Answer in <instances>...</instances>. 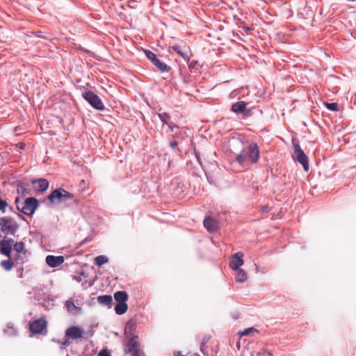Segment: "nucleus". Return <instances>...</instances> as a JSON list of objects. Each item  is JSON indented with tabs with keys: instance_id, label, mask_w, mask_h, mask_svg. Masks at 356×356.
Returning a JSON list of instances; mask_svg holds the SVG:
<instances>
[{
	"instance_id": "obj_1",
	"label": "nucleus",
	"mask_w": 356,
	"mask_h": 356,
	"mask_svg": "<svg viewBox=\"0 0 356 356\" xmlns=\"http://www.w3.org/2000/svg\"><path fill=\"white\" fill-rule=\"evenodd\" d=\"M259 156V146L256 143H252L243 147L241 152L235 157L234 161L241 165H243L245 161H248L251 164H255L258 162Z\"/></svg>"
},
{
	"instance_id": "obj_2",
	"label": "nucleus",
	"mask_w": 356,
	"mask_h": 356,
	"mask_svg": "<svg viewBox=\"0 0 356 356\" xmlns=\"http://www.w3.org/2000/svg\"><path fill=\"white\" fill-rule=\"evenodd\" d=\"M17 209L26 216H33L39 207V202L35 197H27L24 202L19 197L15 199Z\"/></svg>"
},
{
	"instance_id": "obj_3",
	"label": "nucleus",
	"mask_w": 356,
	"mask_h": 356,
	"mask_svg": "<svg viewBox=\"0 0 356 356\" xmlns=\"http://www.w3.org/2000/svg\"><path fill=\"white\" fill-rule=\"evenodd\" d=\"M82 97L95 109L104 111L105 106L100 97L93 91L85 90L82 92Z\"/></svg>"
},
{
	"instance_id": "obj_4",
	"label": "nucleus",
	"mask_w": 356,
	"mask_h": 356,
	"mask_svg": "<svg viewBox=\"0 0 356 356\" xmlns=\"http://www.w3.org/2000/svg\"><path fill=\"white\" fill-rule=\"evenodd\" d=\"M74 197L73 194L62 188L54 190L49 195L48 200L51 204H58L71 200Z\"/></svg>"
},
{
	"instance_id": "obj_5",
	"label": "nucleus",
	"mask_w": 356,
	"mask_h": 356,
	"mask_svg": "<svg viewBox=\"0 0 356 356\" xmlns=\"http://www.w3.org/2000/svg\"><path fill=\"white\" fill-rule=\"evenodd\" d=\"M248 103L238 101L232 105L231 111L236 115H241L243 118H248L253 115L254 107H248Z\"/></svg>"
},
{
	"instance_id": "obj_6",
	"label": "nucleus",
	"mask_w": 356,
	"mask_h": 356,
	"mask_svg": "<svg viewBox=\"0 0 356 356\" xmlns=\"http://www.w3.org/2000/svg\"><path fill=\"white\" fill-rule=\"evenodd\" d=\"M124 352L126 355L130 354L131 356H144L143 352L140 349L138 336H134L129 339L124 347Z\"/></svg>"
},
{
	"instance_id": "obj_7",
	"label": "nucleus",
	"mask_w": 356,
	"mask_h": 356,
	"mask_svg": "<svg viewBox=\"0 0 356 356\" xmlns=\"http://www.w3.org/2000/svg\"><path fill=\"white\" fill-rule=\"evenodd\" d=\"M144 53L147 58L161 72H169L171 70V67L162 61L156 54L150 50L145 49Z\"/></svg>"
},
{
	"instance_id": "obj_8",
	"label": "nucleus",
	"mask_w": 356,
	"mask_h": 356,
	"mask_svg": "<svg viewBox=\"0 0 356 356\" xmlns=\"http://www.w3.org/2000/svg\"><path fill=\"white\" fill-rule=\"evenodd\" d=\"M18 228L19 225L13 218L8 217L0 218V230L3 233L15 236Z\"/></svg>"
},
{
	"instance_id": "obj_9",
	"label": "nucleus",
	"mask_w": 356,
	"mask_h": 356,
	"mask_svg": "<svg viewBox=\"0 0 356 356\" xmlns=\"http://www.w3.org/2000/svg\"><path fill=\"white\" fill-rule=\"evenodd\" d=\"M293 145L296 160L302 165L305 171H308L309 161L307 155L305 154L304 151L298 143H294V141H293Z\"/></svg>"
},
{
	"instance_id": "obj_10",
	"label": "nucleus",
	"mask_w": 356,
	"mask_h": 356,
	"mask_svg": "<svg viewBox=\"0 0 356 356\" xmlns=\"http://www.w3.org/2000/svg\"><path fill=\"white\" fill-rule=\"evenodd\" d=\"M157 115L161 121L162 122V126H168V134L173 132L175 129H179V126L171 121V116L168 113L162 111V108H159Z\"/></svg>"
},
{
	"instance_id": "obj_11",
	"label": "nucleus",
	"mask_w": 356,
	"mask_h": 356,
	"mask_svg": "<svg viewBox=\"0 0 356 356\" xmlns=\"http://www.w3.org/2000/svg\"><path fill=\"white\" fill-rule=\"evenodd\" d=\"M31 183L36 193H44L48 189L49 186L48 180L44 178L33 179L31 181Z\"/></svg>"
},
{
	"instance_id": "obj_12",
	"label": "nucleus",
	"mask_w": 356,
	"mask_h": 356,
	"mask_svg": "<svg viewBox=\"0 0 356 356\" xmlns=\"http://www.w3.org/2000/svg\"><path fill=\"white\" fill-rule=\"evenodd\" d=\"M13 242L14 241L12 238L0 241V253L10 258L11 256Z\"/></svg>"
},
{
	"instance_id": "obj_13",
	"label": "nucleus",
	"mask_w": 356,
	"mask_h": 356,
	"mask_svg": "<svg viewBox=\"0 0 356 356\" xmlns=\"http://www.w3.org/2000/svg\"><path fill=\"white\" fill-rule=\"evenodd\" d=\"M84 330L78 326H71L65 331V337L68 339H77L83 337Z\"/></svg>"
},
{
	"instance_id": "obj_14",
	"label": "nucleus",
	"mask_w": 356,
	"mask_h": 356,
	"mask_svg": "<svg viewBox=\"0 0 356 356\" xmlns=\"http://www.w3.org/2000/svg\"><path fill=\"white\" fill-rule=\"evenodd\" d=\"M47 327V321L43 318H39L30 324V331L33 334H40Z\"/></svg>"
},
{
	"instance_id": "obj_15",
	"label": "nucleus",
	"mask_w": 356,
	"mask_h": 356,
	"mask_svg": "<svg viewBox=\"0 0 356 356\" xmlns=\"http://www.w3.org/2000/svg\"><path fill=\"white\" fill-rule=\"evenodd\" d=\"M203 224L209 232H215L218 229V221L211 216H207L204 220Z\"/></svg>"
},
{
	"instance_id": "obj_16",
	"label": "nucleus",
	"mask_w": 356,
	"mask_h": 356,
	"mask_svg": "<svg viewBox=\"0 0 356 356\" xmlns=\"http://www.w3.org/2000/svg\"><path fill=\"white\" fill-rule=\"evenodd\" d=\"M243 253L238 252L232 256V259L229 262V267L233 270H238L243 265Z\"/></svg>"
},
{
	"instance_id": "obj_17",
	"label": "nucleus",
	"mask_w": 356,
	"mask_h": 356,
	"mask_svg": "<svg viewBox=\"0 0 356 356\" xmlns=\"http://www.w3.org/2000/svg\"><path fill=\"white\" fill-rule=\"evenodd\" d=\"M45 261L49 266L56 268L60 266L64 262L65 259L63 256L48 255Z\"/></svg>"
},
{
	"instance_id": "obj_18",
	"label": "nucleus",
	"mask_w": 356,
	"mask_h": 356,
	"mask_svg": "<svg viewBox=\"0 0 356 356\" xmlns=\"http://www.w3.org/2000/svg\"><path fill=\"white\" fill-rule=\"evenodd\" d=\"M17 192L22 196L30 194L29 183L28 181H19L17 184Z\"/></svg>"
},
{
	"instance_id": "obj_19",
	"label": "nucleus",
	"mask_w": 356,
	"mask_h": 356,
	"mask_svg": "<svg viewBox=\"0 0 356 356\" xmlns=\"http://www.w3.org/2000/svg\"><path fill=\"white\" fill-rule=\"evenodd\" d=\"M88 276L86 273L81 272L79 275L74 277V279L78 282H82V286L83 289H87L91 286L94 282L93 281H88Z\"/></svg>"
},
{
	"instance_id": "obj_20",
	"label": "nucleus",
	"mask_w": 356,
	"mask_h": 356,
	"mask_svg": "<svg viewBox=\"0 0 356 356\" xmlns=\"http://www.w3.org/2000/svg\"><path fill=\"white\" fill-rule=\"evenodd\" d=\"M97 301L99 304L106 306L108 308H111L113 298L110 295H103L97 297Z\"/></svg>"
},
{
	"instance_id": "obj_21",
	"label": "nucleus",
	"mask_w": 356,
	"mask_h": 356,
	"mask_svg": "<svg viewBox=\"0 0 356 356\" xmlns=\"http://www.w3.org/2000/svg\"><path fill=\"white\" fill-rule=\"evenodd\" d=\"M41 0H26L25 6L34 12L35 10H39V7L41 5Z\"/></svg>"
},
{
	"instance_id": "obj_22",
	"label": "nucleus",
	"mask_w": 356,
	"mask_h": 356,
	"mask_svg": "<svg viewBox=\"0 0 356 356\" xmlns=\"http://www.w3.org/2000/svg\"><path fill=\"white\" fill-rule=\"evenodd\" d=\"M114 299L118 302H125L128 300V294L126 291H118L114 293Z\"/></svg>"
},
{
	"instance_id": "obj_23",
	"label": "nucleus",
	"mask_w": 356,
	"mask_h": 356,
	"mask_svg": "<svg viewBox=\"0 0 356 356\" xmlns=\"http://www.w3.org/2000/svg\"><path fill=\"white\" fill-rule=\"evenodd\" d=\"M128 309V305L127 302H118L115 307V312L118 315H122L127 312Z\"/></svg>"
},
{
	"instance_id": "obj_24",
	"label": "nucleus",
	"mask_w": 356,
	"mask_h": 356,
	"mask_svg": "<svg viewBox=\"0 0 356 356\" xmlns=\"http://www.w3.org/2000/svg\"><path fill=\"white\" fill-rule=\"evenodd\" d=\"M171 49L175 51L178 55L181 56L184 60L186 62H188L190 60V58L187 56L186 54L184 53L181 50V48L179 45H173L171 47Z\"/></svg>"
},
{
	"instance_id": "obj_25",
	"label": "nucleus",
	"mask_w": 356,
	"mask_h": 356,
	"mask_svg": "<svg viewBox=\"0 0 356 356\" xmlns=\"http://www.w3.org/2000/svg\"><path fill=\"white\" fill-rule=\"evenodd\" d=\"M174 134H172V138H174L175 140H184L186 136V132H183L181 131V130L179 129H175V131H173Z\"/></svg>"
},
{
	"instance_id": "obj_26",
	"label": "nucleus",
	"mask_w": 356,
	"mask_h": 356,
	"mask_svg": "<svg viewBox=\"0 0 356 356\" xmlns=\"http://www.w3.org/2000/svg\"><path fill=\"white\" fill-rule=\"evenodd\" d=\"M4 333L9 337L15 336L17 333V329L11 323H8L4 330Z\"/></svg>"
},
{
	"instance_id": "obj_27",
	"label": "nucleus",
	"mask_w": 356,
	"mask_h": 356,
	"mask_svg": "<svg viewBox=\"0 0 356 356\" xmlns=\"http://www.w3.org/2000/svg\"><path fill=\"white\" fill-rule=\"evenodd\" d=\"M237 270L236 282H243L248 278L247 274L243 269L238 268Z\"/></svg>"
},
{
	"instance_id": "obj_28",
	"label": "nucleus",
	"mask_w": 356,
	"mask_h": 356,
	"mask_svg": "<svg viewBox=\"0 0 356 356\" xmlns=\"http://www.w3.org/2000/svg\"><path fill=\"white\" fill-rule=\"evenodd\" d=\"M0 265L5 270L9 271L13 266V262L10 259L3 260L1 261Z\"/></svg>"
},
{
	"instance_id": "obj_29",
	"label": "nucleus",
	"mask_w": 356,
	"mask_h": 356,
	"mask_svg": "<svg viewBox=\"0 0 356 356\" xmlns=\"http://www.w3.org/2000/svg\"><path fill=\"white\" fill-rule=\"evenodd\" d=\"M13 249L17 253H22L24 250L25 245L22 241L16 242L15 243H13Z\"/></svg>"
},
{
	"instance_id": "obj_30",
	"label": "nucleus",
	"mask_w": 356,
	"mask_h": 356,
	"mask_svg": "<svg viewBox=\"0 0 356 356\" xmlns=\"http://www.w3.org/2000/svg\"><path fill=\"white\" fill-rule=\"evenodd\" d=\"M95 264L98 266H101L108 261V258L104 255H100L95 258Z\"/></svg>"
},
{
	"instance_id": "obj_31",
	"label": "nucleus",
	"mask_w": 356,
	"mask_h": 356,
	"mask_svg": "<svg viewBox=\"0 0 356 356\" xmlns=\"http://www.w3.org/2000/svg\"><path fill=\"white\" fill-rule=\"evenodd\" d=\"M65 307L67 309V310L70 312H73L74 310L76 311V310H79L80 309L79 307H76L75 305H74V302L72 300H67L65 302Z\"/></svg>"
},
{
	"instance_id": "obj_32",
	"label": "nucleus",
	"mask_w": 356,
	"mask_h": 356,
	"mask_svg": "<svg viewBox=\"0 0 356 356\" xmlns=\"http://www.w3.org/2000/svg\"><path fill=\"white\" fill-rule=\"evenodd\" d=\"M326 108L332 111H338V105L337 103H326Z\"/></svg>"
},
{
	"instance_id": "obj_33",
	"label": "nucleus",
	"mask_w": 356,
	"mask_h": 356,
	"mask_svg": "<svg viewBox=\"0 0 356 356\" xmlns=\"http://www.w3.org/2000/svg\"><path fill=\"white\" fill-rule=\"evenodd\" d=\"M210 338H211L210 336H206L203 338V339L201 342V344H200V349H201L202 352L204 351V348H205L206 344L209 341Z\"/></svg>"
},
{
	"instance_id": "obj_34",
	"label": "nucleus",
	"mask_w": 356,
	"mask_h": 356,
	"mask_svg": "<svg viewBox=\"0 0 356 356\" xmlns=\"http://www.w3.org/2000/svg\"><path fill=\"white\" fill-rule=\"evenodd\" d=\"M97 356H111V355L106 348H104L99 351Z\"/></svg>"
},
{
	"instance_id": "obj_35",
	"label": "nucleus",
	"mask_w": 356,
	"mask_h": 356,
	"mask_svg": "<svg viewBox=\"0 0 356 356\" xmlns=\"http://www.w3.org/2000/svg\"><path fill=\"white\" fill-rule=\"evenodd\" d=\"M187 63H188V67L190 69H193L197 66V65L198 64V62H197V60H193L191 61L189 60L188 62H187Z\"/></svg>"
},
{
	"instance_id": "obj_36",
	"label": "nucleus",
	"mask_w": 356,
	"mask_h": 356,
	"mask_svg": "<svg viewBox=\"0 0 356 356\" xmlns=\"http://www.w3.org/2000/svg\"><path fill=\"white\" fill-rule=\"evenodd\" d=\"M254 331H257V330L254 327L247 328L243 331L242 334L244 336H247V335H249L251 332H252Z\"/></svg>"
},
{
	"instance_id": "obj_37",
	"label": "nucleus",
	"mask_w": 356,
	"mask_h": 356,
	"mask_svg": "<svg viewBox=\"0 0 356 356\" xmlns=\"http://www.w3.org/2000/svg\"><path fill=\"white\" fill-rule=\"evenodd\" d=\"M169 144H170V147L172 149H175L179 145V141L177 140H174L170 141Z\"/></svg>"
},
{
	"instance_id": "obj_38",
	"label": "nucleus",
	"mask_w": 356,
	"mask_h": 356,
	"mask_svg": "<svg viewBox=\"0 0 356 356\" xmlns=\"http://www.w3.org/2000/svg\"><path fill=\"white\" fill-rule=\"evenodd\" d=\"M257 356H273L270 351H264L263 353H258Z\"/></svg>"
},
{
	"instance_id": "obj_39",
	"label": "nucleus",
	"mask_w": 356,
	"mask_h": 356,
	"mask_svg": "<svg viewBox=\"0 0 356 356\" xmlns=\"http://www.w3.org/2000/svg\"><path fill=\"white\" fill-rule=\"evenodd\" d=\"M70 344V341H69L68 339L64 340L62 343H61V345L63 346V347H66V346H68Z\"/></svg>"
},
{
	"instance_id": "obj_40",
	"label": "nucleus",
	"mask_w": 356,
	"mask_h": 356,
	"mask_svg": "<svg viewBox=\"0 0 356 356\" xmlns=\"http://www.w3.org/2000/svg\"><path fill=\"white\" fill-rule=\"evenodd\" d=\"M194 154H195V157H196V159H197V160L198 163H199L200 164H201V160H200V156L199 153H198L195 149H194Z\"/></svg>"
},
{
	"instance_id": "obj_41",
	"label": "nucleus",
	"mask_w": 356,
	"mask_h": 356,
	"mask_svg": "<svg viewBox=\"0 0 356 356\" xmlns=\"http://www.w3.org/2000/svg\"><path fill=\"white\" fill-rule=\"evenodd\" d=\"M194 154H195V157H196V159H197V160L198 163H199L200 164H201V160H200V156L199 153H198L195 149H194Z\"/></svg>"
},
{
	"instance_id": "obj_42",
	"label": "nucleus",
	"mask_w": 356,
	"mask_h": 356,
	"mask_svg": "<svg viewBox=\"0 0 356 356\" xmlns=\"http://www.w3.org/2000/svg\"><path fill=\"white\" fill-rule=\"evenodd\" d=\"M134 323H132L131 321L128 322L126 326V330L129 329V330H131L134 327Z\"/></svg>"
},
{
	"instance_id": "obj_43",
	"label": "nucleus",
	"mask_w": 356,
	"mask_h": 356,
	"mask_svg": "<svg viewBox=\"0 0 356 356\" xmlns=\"http://www.w3.org/2000/svg\"><path fill=\"white\" fill-rule=\"evenodd\" d=\"M177 151L179 153H181V150H180V149H177Z\"/></svg>"
},
{
	"instance_id": "obj_44",
	"label": "nucleus",
	"mask_w": 356,
	"mask_h": 356,
	"mask_svg": "<svg viewBox=\"0 0 356 356\" xmlns=\"http://www.w3.org/2000/svg\"><path fill=\"white\" fill-rule=\"evenodd\" d=\"M198 356V355H197Z\"/></svg>"
}]
</instances>
